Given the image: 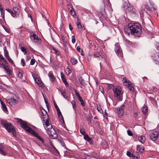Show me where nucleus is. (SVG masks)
<instances>
[{
  "mask_svg": "<svg viewBox=\"0 0 159 159\" xmlns=\"http://www.w3.org/2000/svg\"><path fill=\"white\" fill-rule=\"evenodd\" d=\"M41 110L42 113L41 120L43 121L44 128L51 138L56 139L58 136L57 134L55 129L52 128V125L50 123L49 118L47 112L44 109H41Z\"/></svg>",
  "mask_w": 159,
  "mask_h": 159,
  "instance_id": "f257e3e1",
  "label": "nucleus"
},
{
  "mask_svg": "<svg viewBox=\"0 0 159 159\" xmlns=\"http://www.w3.org/2000/svg\"><path fill=\"white\" fill-rule=\"evenodd\" d=\"M15 119L17 121V122L19 125H21L22 128L26 131L35 136L38 139L39 141H41L42 143H43L44 140L39 135L38 133L35 132L25 122L23 121L20 119H19L17 118H15Z\"/></svg>",
  "mask_w": 159,
  "mask_h": 159,
  "instance_id": "f03ea898",
  "label": "nucleus"
},
{
  "mask_svg": "<svg viewBox=\"0 0 159 159\" xmlns=\"http://www.w3.org/2000/svg\"><path fill=\"white\" fill-rule=\"evenodd\" d=\"M141 31V26L137 23H130L124 29L125 32L128 35H129L130 33H140Z\"/></svg>",
  "mask_w": 159,
  "mask_h": 159,
  "instance_id": "7ed1b4c3",
  "label": "nucleus"
},
{
  "mask_svg": "<svg viewBox=\"0 0 159 159\" xmlns=\"http://www.w3.org/2000/svg\"><path fill=\"white\" fill-rule=\"evenodd\" d=\"M114 96L116 99L119 101L122 100V95L123 92H122V89L120 87L116 86L113 89Z\"/></svg>",
  "mask_w": 159,
  "mask_h": 159,
  "instance_id": "20e7f679",
  "label": "nucleus"
},
{
  "mask_svg": "<svg viewBox=\"0 0 159 159\" xmlns=\"http://www.w3.org/2000/svg\"><path fill=\"white\" fill-rule=\"evenodd\" d=\"M1 123L5 127L6 129L9 132H11L14 136H16V132L13 126L11 124L5 120H2Z\"/></svg>",
  "mask_w": 159,
  "mask_h": 159,
  "instance_id": "39448f33",
  "label": "nucleus"
},
{
  "mask_svg": "<svg viewBox=\"0 0 159 159\" xmlns=\"http://www.w3.org/2000/svg\"><path fill=\"white\" fill-rule=\"evenodd\" d=\"M7 103L11 107L16 105L18 102V99L16 95L12 96L10 98L7 100Z\"/></svg>",
  "mask_w": 159,
  "mask_h": 159,
  "instance_id": "423d86ee",
  "label": "nucleus"
},
{
  "mask_svg": "<svg viewBox=\"0 0 159 159\" xmlns=\"http://www.w3.org/2000/svg\"><path fill=\"white\" fill-rule=\"evenodd\" d=\"M123 82L124 85L128 87L130 91L133 92L134 88L133 87V84L129 80H128L126 78L124 77L122 80Z\"/></svg>",
  "mask_w": 159,
  "mask_h": 159,
  "instance_id": "0eeeda50",
  "label": "nucleus"
},
{
  "mask_svg": "<svg viewBox=\"0 0 159 159\" xmlns=\"http://www.w3.org/2000/svg\"><path fill=\"white\" fill-rule=\"evenodd\" d=\"M31 40L34 43L40 44L41 43V40L37 34L35 33H32L30 35Z\"/></svg>",
  "mask_w": 159,
  "mask_h": 159,
  "instance_id": "6e6552de",
  "label": "nucleus"
},
{
  "mask_svg": "<svg viewBox=\"0 0 159 159\" xmlns=\"http://www.w3.org/2000/svg\"><path fill=\"white\" fill-rule=\"evenodd\" d=\"M32 75L35 82L37 83V85L39 87H43L44 86L43 83L42 82L41 78L38 75L33 74H32Z\"/></svg>",
  "mask_w": 159,
  "mask_h": 159,
  "instance_id": "1a4fd4ad",
  "label": "nucleus"
},
{
  "mask_svg": "<svg viewBox=\"0 0 159 159\" xmlns=\"http://www.w3.org/2000/svg\"><path fill=\"white\" fill-rule=\"evenodd\" d=\"M0 67H2L3 68L5 71L8 75H11L12 71L10 69L8 68V67L7 65L4 64L3 63H0Z\"/></svg>",
  "mask_w": 159,
  "mask_h": 159,
  "instance_id": "9d476101",
  "label": "nucleus"
},
{
  "mask_svg": "<svg viewBox=\"0 0 159 159\" xmlns=\"http://www.w3.org/2000/svg\"><path fill=\"white\" fill-rule=\"evenodd\" d=\"M158 135V132L156 131H154L152 132L150 134V137L152 140L155 141L157 139Z\"/></svg>",
  "mask_w": 159,
  "mask_h": 159,
  "instance_id": "9b49d317",
  "label": "nucleus"
},
{
  "mask_svg": "<svg viewBox=\"0 0 159 159\" xmlns=\"http://www.w3.org/2000/svg\"><path fill=\"white\" fill-rule=\"evenodd\" d=\"M123 7L124 9L126 10V11H129L131 12H133V7L132 6H131L129 4H128L127 3H124Z\"/></svg>",
  "mask_w": 159,
  "mask_h": 159,
  "instance_id": "f8f14e48",
  "label": "nucleus"
},
{
  "mask_svg": "<svg viewBox=\"0 0 159 159\" xmlns=\"http://www.w3.org/2000/svg\"><path fill=\"white\" fill-rule=\"evenodd\" d=\"M8 149H6L5 147H3L0 144V153L2 155L5 156L9 152Z\"/></svg>",
  "mask_w": 159,
  "mask_h": 159,
  "instance_id": "ddd939ff",
  "label": "nucleus"
},
{
  "mask_svg": "<svg viewBox=\"0 0 159 159\" xmlns=\"http://www.w3.org/2000/svg\"><path fill=\"white\" fill-rule=\"evenodd\" d=\"M115 51L117 55H120L121 56V53L122 52L121 49L120 47L119 44L118 43H116L115 45Z\"/></svg>",
  "mask_w": 159,
  "mask_h": 159,
  "instance_id": "4468645a",
  "label": "nucleus"
},
{
  "mask_svg": "<svg viewBox=\"0 0 159 159\" xmlns=\"http://www.w3.org/2000/svg\"><path fill=\"white\" fill-rule=\"evenodd\" d=\"M125 106V105H123L120 108L117 109L118 113L120 116H121L123 115Z\"/></svg>",
  "mask_w": 159,
  "mask_h": 159,
  "instance_id": "2eb2a0df",
  "label": "nucleus"
},
{
  "mask_svg": "<svg viewBox=\"0 0 159 159\" xmlns=\"http://www.w3.org/2000/svg\"><path fill=\"white\" fill-rule=\"evenodd\" d=\"M61 78L62 82L64 83L65 86L66 87H69V84L67 82L66 78L65 77V76L62 72H60Z\"/></svg>",
  "mask_w": 159,
  "mask_h": 159,
  "instance_id": "dca6fc26",
  "label": "nucleus"
},
{
  "mask_svg": "<svg viewBox=\"0 0 159 159\" xmlns=\"http://www.w3.org/2000/svg\"><path fill=\"white\" fill-rule=\"evenodd\" d=\"M13 10L14 11V16L12 17H18L20 12L19 8L16 7H13Z\"/></svg>",
  "mask_w": 159,
  "mask_h": 159,
  "instance_id": "f3484780",
  "label": "nucleus"
},
{
  "mask_svg": "<svg viewBox=\"0 0 159 159\" xmlns=\"http://www.w3.org/2000/svg\"><path fill=\"white\" fill-rule=\"evenodd\" d=\"M138 139L140 142L142 143L145 142L146 138L145 136L143 135H140L138 137Z\"/></svg>",
  "mask_w": 159,
  "mask_h": 159,
  "instance_id": "a211bd4d",
  "label": "nucleus"
},
{
  "mask_svg": "<svg viewBox=\"0 0 159 159\" xmlns=\"http://www.w3.org/2000/svg\"><path fill=\"white\" fill-rule=\"evenodd\" d=\"M48 76L50 80L52 82H53L55 80V78L52 72L51 71L49 72L48 73Z\"/></svg>",
  "mask_w": 159,
  "mask_h": 159,
  "instance_id": "6ab92c4d",
  "label": "nucleus"
},
{
  "mask_svg": "<svg viewBox=\"0 0 159 159\" xmlns=\"http://www.w3.org/2000/svg\"><path fill=\"white\" fill-rule=\"evenodd\" d=\"M84 138L87 141L90 143L92 142V139L90 138L89 135L87 134H85L84 135Z\"/></svg>",
  "mask_w": 159,
  "mask_h": 159,
  "instance_id": "aec40b11",
  "label": "nucleus"
},
{
  "mask_svg": "<svg viewBox=\"0 0 159 159\" xmlns=\"http://www.w3.org/2000/svg\"><path fill=\"white\" fill-rule=\"evenodd\" d=\"M1 104L2 105V108L3 111H4L5 112H7L8 110L5 104L2 101L1 102Z\"/></svg>",
  "mask_w": 159,
  "mask_h": 159,
  "instance_id": "412c9836",
  "label": "nucleus"
},
{
  "mask_svg": "<svg viewBox=\"0 0 159 159\" xmlns=\"http://www.w3.org/2000/svg\"><path fill=\"white\" fill-rule=\"evenodd\" d=\"M142 111L144 114H146L148 112V109L147 106L144 105L141 108Z\"/></svg>",
  "mask_w": 159,
  "mask_h": 159,
  "instance_id": "4be33fe9",
  "label": "nucleus"
},
{
  "mask_svg": "<svg viewBox=\"0 0 159 159\" xmlns=\"http://www.w3.org/2000/svg\"><path fill=\"white\" fill-rule=\"evenodd\" d=\"M137 150L139 152L142 153L144 150V148L141 146L137 145Z\"/></svg>",
  "mask_w": 159,
  "mask_h": 159,
  "instance_id": "5701e85b",
  "label": "nucleus"
},
{
  "mask_svg": "<svg viewBox=\"0 0 159 159\" xmlns=\"http://www.w3.org/2000/svg\"><path fill=\"white\" fill-rule=\"evenodd\" d=\"M79 80L80 83L83 86H85L86 85V84L81 77H80L79 78Z\"/></svg>",
  "mask_w": 159,
  "mask_h": 159,
  "instance_id": "b1692460",
  "label": "nucleus"
},
{
  "mask_svg": "<svg viewBox=\"0 0 159 159\" xmlns=\"http://www.w3.org/2000/svg\"><path fill=\"white\" fill-rule=\"evenodd\" d=\"M70 62L72 64L75 65L77 63V61L74 57H72L71 58Z\"/></svg>",
  "mask_w": 159,
  "mask_h": 159,
  "instance_id": "393cba45",
  "label": "nucleus"
},
{
  "mask_svg": "<svg viewBox=\"0 0 159 159\" xmlns=\"http://www.w3.org/2000/svg\"><path fill=\"white\" fill-rule=\"evenodd\" d=\"M0 10L1 14L3 18H4L5 16L4 10H3L2 7H0Z\"/></svg>",
  "mask_w": 159,
  "mask_h": 159,
  "instance_id": "a878e982",
  "label": "nucleus"
},
{
  "mask_svg": "<svg viewBox=\"0 0 159 159\" xmlns=\"http://www.w3.org/2000/svg\"><path fill=\"white\" fill-rule=\"evenodd\" d=\"M60 91L61 93V94L62 95L63 97L65 98H66L67 97L66 95V91L65 90H60Z\"/></svg>",
  "mask_w": 159,
  "mask_h": 159,
  "instance_id": "bb28decb",
  "label": "nucleus"
},
{
  "mask_svg": "<svg viewBox=\"0 0 159 159\" xmlns=\"http://www.w3.org/2000/svg\"><path fill=\"white\" fill-rule=\"evenodd\" d=\"M76 25L78 28H82V25L80 24V21L78 18L77 19Z\"/></svg>",
  "mask_w": 159,
  "mask_h": 159,
  "instance_id": "cd10ccee",
  "label": "nucleus"
},
{
  "mask_svg": "<svg viewBox=\"0 0 159 159\" xmlns=\"http://www.w3.org/2000/svg\"><path fill=\"white\" fill-rule=\"evenodd\" d=\"M101 145L103 148H106L107 146V143L106 141L104 140L102 141V142Z\"/></svg>",
  "mask_w": 159,
  "mask_h": 159,
  "instance_id": "c85d7f7f",
  "label": "nucleus"
},
{
  "mask_svg": "<svg viewBox=\"0 0 159 159\" xmlns=\"http://www.w3.org/2000/svg\"><path fill=\"white\" fill-rule=\"evenodd\" d=\"M0 57V59L1 60V61H3L5 63V64L7 65L8 63L7 61L3 57L2 55V56H1V57Z\"/></svg>",
  "mask_w": 159,
  "mask_h": 159,
  "instance_id": "c756f323",
  "label": "nucleus"
},
{
  "mask_svg": "<svg viewBox=\"0 0 159 159\" xmlns=\"http://www.w3.org/2000/svg\"><path fill=\"white\" fill-rule=\"evenodd\" d=\"M97 109L98 111L100 113L102 114L103 113V111L100 105L97 106Z\"/></svg>",
  "mask_w": 159,
  "mask_h": 159,
  "instance_id": "7c9ffc66",
  "label": "nucleus"
},
{
  "mask_svg": "<svg viewBox=\"0 0 159 159\" xmlns=\"http://www.w3.org/2000/svg\"><path fill=\"white\" fill-rule=\"evenodd\" d=\"M21 51L24 53V54H26L27 52V51L26 49L24 47L21 46L20 48Z\"/></svg>",
  "mask_w": 159,
  "mask_h": 159,
  "instance_id": "2f4dec72",
  "label": "nucleus"
},
{
  "mask_svg": "<svg viewBox=\"0 0 159 159\" xmlns=\"http://www.w3.org/2000/svg\"><path fill=\"white\" fill-rule=\"evenodd\" d=\"M93 55L95 57H98V58H99L100 59L101 58L102 59V57L101 56L100 54L99 53H98V52H96V53H95Z\"/></svg>",
  "mask_w": 159,
  "mask_h": 159,
  "instance_id": "473e14b6",
  "label": "nucleus"
},
{
  "mask_svg": "<svg viewBox=\"0 0 159 159\" xmlns=\"http://www.w3.org/2000/svg\"><path fill=\"white\" fill-rule=\"evenodd\" d=\"M80 131L81 134H82L83 135L86 134L84 129H83L82 127L80 128Z\"/></svg>",
  "mask_w": 159,
  "mask_h": 159,
  "instance_id": "72a5a7b5",
  "label": "nucleus"
},
{
  "mask_svg": "<svg viewBox=\"0 0 159 159\" xmlns=\"http://www.w3.org/2000/svg\"><path fill=\"white\" fill-rule=\"evenodd\" d=\"M6 10L8 12H9L11 14V15L12 16H14V12L13 11L11 10L9 8H7Z\"/></svg>",
  "mask_w": 159,
  "mask_h": 159,
  "instance_id": "f704fd0d",
  "label": "nucleus"
},
{
  "mask_svg": "<svg viewBox=\"0 0 159 159\" xmlns=\"http://www.w3.org/2000/svg\"><path fill=\"white\" fill-rule=\"evenodd\" d=\"M70 13L73 16H74L75 15V12L72 8H71V9L70 10Z\"/></svg>",
  "mask_w": 159,
  "mask_h": 159,
  "instance_id": "c9c22d12",
  "label": "nucleus"
},
{
  "mask_svg": "<svg viewBox=\"0 0 159 159\" xmlns=\"http://www.w3.org/2000/svg\"><path fill=\"white\" fill-rule=\"evenodd\" d=\"M6 58L8 60V61L11 64H14V62L12 60V59L9 56H7V57Z\"/></svg>",
  "mask_w": 159,
  "mask_h": 159,
  "instance_id": "e433bc0d",
  "label": "nucleus"
},
{
  "mask_svg": "<svg viewBox=\"0 0 159 159\" xmlns=\"http://www.w3.org/2000/svg\"><path fill=\"white\" fill-rule=\"evenodd\" d=\"M21 71H21L18 72L17 74L18 77L20 78H21L23 76L22 72H21Z\"/></svg>",
  "mask_w": 159,
  "mask_h": 159,
  "instance_id": "4c0bfd02",
  "label": "nucleus"
},
{
  "mask_svg": "<svg viewBox=\"0 0 159 159\" xmlns=\"http://www.w3.org/2000/svg\"><path fill=\"white\" fill-rule=\"evenodd\" d=\"M59 119H60V121L61 122H62L63 123H64V120L62 116V115H60L58 116Z\"/></svg>",
  "mask_w": 159,
  "mask_h": 159,
  "instance_id": "58836bf2",
  "label": "nucleus"
},
{
  "mask_svg": "<svg viewBox=\"0 0 159 159\" xmlns=\"http://www.w3.org/2000/svg\"><path fill=\"white\" fill-rule=\"evenodd\" d=\"M53 50L54 51V53H55L57 55H59L60 54V52L55 49V48L53 49Z\"/></svg>",
  "mask_w": 159,
  "mask_h": 159,
  "instance_id": "ea45409f",
  "label": "nucleus"
},
{
  "mask_svg": "<svg viewBox=\"0 0 159 159\" xmlns=\"http://www.w3.org/2000/svg\"><path fill=\"white\" fill-rule=\"evenodd\" d=\"M61 39L62 41L64 43H65L66 42V38L65 36H61Z\"/></svg>",
  "mask_w": 159,
  "mask_h": 159,
  "instance_id": "a19ab883",
  "label": "nucleus"
},
{
  "mask_svg": "<svg viewBox=\"0 0 159 159\" xmlns=\"http://www.w3.org/2000/svg\"><path fill=\"white\" fill-rule=\"evenodd\" d=\"M21 64L23 66H25V62L23 58H22L21 59Z\"/></svg>",
  "mask_w": 159,
  "mask_h": 159,
  "instance_id": "79ce46f5",
  "label": "nucleus"
},
{
  "mask_svg": "<svg viewBox=\"0 0 159 159\" xmlns=\"http://www.w3.org/2000/svg\"><path fill=\"white\" fill-rule=\"evenodd\" d=\"M71 103L72 105L73 108L74 109H75L76 106V103L75 101L73 100L71 102Z\"/></svg>",
  "mask_w": 159,
  "mask_h": 159,
  "instance_id": "37998d69",
  "label": "nucleus"
},
{
  "mask_svg": "<svg viewBox=\"0 0 159 159\" xmlns=\"http://www.w3.org/2000/svg\"><path fill=\"white\" fill-rule=\"evenodd\" d=\"M35 62V60L34 59H32L30 61V64L31 65H33Z\"/></svg>",
  "mask_w": 159,
  "mask_h": 159,
  "instance_id": "c03bdc74",
  "label": "nucleus"
},
{
  "mask_svg": "<svg viewBox=\"0 0 159 159\" xmlns=\"http://www.w3.org/2000/svg\"><path fill=\"white\" fill-rule=\"evenodd\" d=\"M132 157L133 159H138L139 158L138 156H135L133 154L132 155Z\"/></svg>",
  "mask_w": 159,
  "mask_h": 159,
  "instance_id": "a18cd8bd",
  "label": "nucleus"
},
{
  "mask_svg": "<svg viewBox=\"0 0 159 159\" xmlns=\"http://www.w3.org/2000/svg\"><path fill=\"white\" fill-rule=\"evenodd\" d=\"M4 53L5 54L4 56L6 57V58L7 57V56H9L8 55V52L7 50H5L4 51Z\"/></svg>",
  "mask_w": 159,
  "mask_h": 159,
  "instance_id": "49530a36",
  "label": "nucleus"
},
{
  "mask_svg": "<svg viewBox=\"0 0 159 159\" xmlns=\"http://www.w3.org/2000/svg\"><path fill=\"white\" fill-rule=\"evenodd\" d=\"M74 90L75 93V95H76L77 97L80 96L79 93L77 92L76 89H74Z\"/></svg>",
  "mask_w": 159,
  "mask_h": 159,
  "instance_id": "de8ad7c7",
  "label": "nucleus"
},
{
  "mask_svg": "<svg viewBox=\"0 0 159 159\" xmlns=\"http://www.w3.org/2000/svg\"><path fill=\"white\" fill-rule=\"evenodd\" d=\"M75 42V39L74 36H72V42L73 43H74Z\"/></svg>",
  "mask_w": 159,
  "mask_h": 159,
  "instance_id": "09e8293b",
  "label": "nucleus"
},
{
  "mask_svg": "<svg viewBox=\"0 0 159 159\" xmlns=\"http://www.w3.org/2000/svg\"><path fill=\"white\" fill-rule=\"evenodd\" d=\"M127 134L129 136H132V133L130 130H127Z\"/></svg>",
  "mask_w": 159,
  "mask_h": 159,
  "instance_id": "8fccbe9b",
  "label": "nucleus"
},
{
  "mask_svg": "<svg viewBox=\"0 0 159 159\" xmlns=\"http://www.w3.org/2000/svg\"><path fill=\"white\" fill-rule=\"evenodd\" d=\"M66 70L68 72V74H69L71 73V70L68 68H67L66 69Z\"/></svg>",
  "mask_w": 159,
  "mask_h": 159,
  "instance_id": "3c124183",
  "label": "nucleus"
},
{
  "mask_svg": "<svg viewBox=\"0 0 159 159\" xmlns=\"http://www.w3.org/2000/svg\"><path fill=\"white\" fill-rule=\"evenodd\" d=\"M80 102L82 106H84V102L83 100H81L80 101Z\"/></svg>",
  "mask_w": 159,
  "mask_h": 159,
  "instance_id": "603ef678",
  "label": "nucleus"
},
{
  "mask_svg": "<svg viewBox=\"0 0 159 159\" xmlns=\"http://www.w3.org/2000/svg\"><path fill=\"white\" fill-rule=\"evenodd\" d=\"M104 4L105 5V4H108L109 3V1L108 0H103Z\"/></svg>",
  "mask_w": 159,
  "mask_h": 159,
  "instance_id": "864d4df0",
  "label": "nucleus"
},
{
  "mask_svg": "<svg viewBox=\"0 0 159 159\" xmlns=\"http://www.w3.org/2000/svg\"><path fill=\"white\" fill-rule=\"evenodd\" d=\"M5 30L7 32L9 33V32H10V30L9 29H8L7 28H6V27H4V28Z\"/></svg>",
  "mask_w": 159,
  "mask_h": 159,
  "instance_id": "5fc2aeb1",
  "label": "nucleus"
},
{
  "mask_svg": "<svg viewBox=\"0 0 159 159\" xmlns=\"http://www.w3.org/2000/svg\"><path fill=\"white\" fill-rule=\"evenodd\" d=\"M87 121H88V124H90L91 123V120L90 118H88L87 119Z\"/></svg>",
  "mask_w": 159,
  "mask_h": 159,
  "instance_id": "6e6d98bb",
  "label": "nucleus"
},
{
  "mask_svg": "<svg viewBox=\"0 0 159 159\" xmlns=\"http://www.w3.org/2000/svg\"><path fill=\"white\" fill-rule=\"evenodd\" d=\"M127 155L129 157H130L132 156L131 153L129 152H127Z\"/></svg>",
  "mask_w": 159,
  "mask_h": 159,
  "instance_id": "4d7b16f0",
  "label": "nucleus"
},
{
  "mask_svg": "<svg viewBox=\"0 0 159 159\" xmlns=\"http://www.w3.org/2000/svg\"><path fill=\"white\" fill-rule=\"evenodd\" d=\"M72 6L70 4H68L67 5V7L69 9H70V8H72Z\"/></svg>",
  "mask_w": 159,
  "mask_h": 159,
  "instance_id": "13d9d810",
  "label": "nucleus"
},
{
  "mask_svg": "<svg viewBox=\"0 0 159 159\" xmlns=\"http://www.w3.org/2000/svg\"><path fill=\"white\" fill-rule=\"evenodd\" d=\"M99 89H100V90H101V92L102 93H104V91L103 90V88L102 87L101 88H99Z\"/></svg>",
  "mask_w": 159,
  "mask_h": 159,
  "instance_id": "bf43d9fd",
  "label": "nucleus"
},
{
  "mask_svg": "<svg viewBox=\"0 0 159 159\" xmlns=\"http://www.w3.org/2000/svg\"><path fill=\"white\" fill-rule=\"evenodd\" d=\"M76 50H77V51L79 52H80V50H81V49H80V48L79 47V46H78L77 48H76Z\"/></svg>",
  "mask_w": 159,
  "mask_h": 159,
  "instance_id": "052dcab7",
  "label": "nucleus"
},
{
  "mask_svg": "<svg viewBox=\"0 0 159 159\" xmlns=\"http://www.w3.org/2000/svg\"><path fill=\"white\" fill-rule=\"evenodd\" d=\"M69 27L70 29L71 30H72V29H73L72 27L71 26V25L70 24H69Z\"/></svg>",
  "mask_w": 159,
  "mask_h": 159,
  "instance_id": "680f3d73",
  "label": "nucleus"
},
{
  "mask_svg": "<svg viewBox=\"0 0 159 159\" xmlns=\"http://www.w3.org/2000/svg\"><path fill=\"white\" fill-rule=\"evenodd\" d=\"M44 101L45 102V103L46 104L47 106H48V102L46 100V98H44Z\"/></svg>",
  "mask_w": 159,
  "mask_h": 159,
  "instance_id": "e2e57ef3",
  "label": "nucleus"
},
{
  "mask_svg": "<svg viewBox=\"0 0 159 159\" xmlns=\"http://www.w3.org/2000/svg\"><path fill=\"white\" fill-rule=\"evenodd\" d=\"M79 100L80 101L81 100H82L83 99H82L81 97H80V96L78 97H77Z\"/></svg>",
  "mask_w": 159,
  "mask_h": 159,
  "instance_id": "0e129e2a",
  "label": "nucleus"
},
{
  "mask_svg": "<svg viewBox=\"0 0 159 159\" xmlns=\"http://www.w3.org/2000/svg\"><path fill=\"white\" fill-rule=\"evenodd\" d=\"M138 113L137 112H135L134 113V116L135 117H136L137 116Z\"/></svg>",
  "mask_w": 159,
  "mask_h": 159,
  "instance_id": "69168bd1",
  "label": "nucleus"
},
{
  "mask_svg": "<svg viewBox=\"0 0 159 159\" xmlns=\"http://www.w3.org/2000/svg\"><path fill=\"white\" fill-rule=\"evenodd\" d=\"M57 115L58 116L60 115H61V111H59L58 112H57Z\"/></svg>",
  "mask_w": 159,
  "mask_h": 159,
  "instance_id": "338daca9",
  "label": "nucleus"
},
{
  "mask_svg": "<svg viewBox=\"0 0 159 159\" xmlns=\"http://www.w3.org/2000/svg\"><path fill=\"white\" fill-rule=\"evenodd\" d=\"M56 109V110H57V112H59V111H60L58 107H57V108Z\"/></svg>",
  "mask_w": 159,
  "mask_h": 159,
  "instance_id": "774afa93",
  "label": "nucleus"
}]
</instances>
